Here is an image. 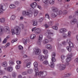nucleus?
I'll list each match as a JSON object with an SVG mask.
<instances>
[{
  "instance_id": "1",
  "label": "nucleus",
  "mask_w": 78,
  "mask_h": 78,
  "mask_svg": "<svg viewBox=\"0 0 78 78\" xmlns=\"http://www.w3.org/2000/svg\"><path fill=\"white\" fill-rule=\"evenodd\" d=\"M3 30L7 34H9L11 33V31L8 27H5L3 28L2 27H0V35H2V33Z\"/></svg>"
},
{
  "instance_id": "2",
  "label": "nucleus",
  "mask_w": 78,
  "mask_h": 78,
  "mask_svg": "<svg viewBox=\"0 0 78 78\" xmlns=\"http://www.w3.org/2000/svg\"><path fill=\"white\" fill-rule=\"evenodd\" d=\"M20 28L23 29L24 28V25L21 24L20 25V27H17L14 28V30L16 31L15 34L16 35H18L19 34V32L20 31Z\"/></svg>"
},
{
  "instance_id": "3",
  "label": "nucleus",
  "mask_w": 78,
  "mask_h": 78,
  "mask_svg": "<svg viewBox=\"0 0 78 78\" xmlns=\"http://www.w3.org/2000/svg\"><path fill=\"white\" fill-rule=\"evenodd\" d=\"M47 75V73L46 71H40L38 74L39 76H41V77L46 76Z\"/></svg>"
},
{
  "instance_id": "4",
  "label": "nucleus",
  "mask_w": 78,
  "mask_h": 78,
  "mask_svg": "<svg viewBox=\"0 0 78 78\" xmlns=\"http://www.w3.org/2000/svg\"><path fill=\"white\" fill-rule=\"evenodd\" d=\"M23 16H27L28 17H31L32 14L28 11H23L22 12Z\"/></svg>"
},
{
  "instance_id": "5",
  "label": "nucleus",
  "mask_w": 78,
  "mask_h": 78,
  "mask_svg": "<svg viewBox=\"0 0 78 78\" xmlns=\"http://www.w3.org/2000/svg\"><path fill=\"white\" fill-rule=\"evenodd\" d=\"M57 66H58V67L60 70H64V69H66V65H65L63 64H58L57 65Z\"/></svg>"
},
{
  "instance_id": "6",
  "label": "nucleus",
  "mask_w": 78,
  "mask_h": 78,
  "mask_svg": "<svg viewBox=\"0 0 78 78\" xmlns=\"http://www.w3.org/2000/svg\"><path fill=\"white\" fill-rule=\"evenodd\" d=\"M69 51H72V48H73L74 47V44H73L71 41L70 40H69Z\"/></svg>"
},
{
  "instance_id": "7",
  "label": "nucleus",
  "mask_w": 78,
  "mask_h": 78,
  "mask_svg": "<svg viewBox=\"0 0 78 78\" xmlns=\"http://www.w3.org/2000/svg\"><path fill=\"white\" fill-rule=\"evenodd\" d=\"M43 2L46 4L48 3H49L50 4H54L55 3V0H49V1L47 0H43Z\"/></svg>"
},
{
  "instance_id": "8",
  "label": "nucleus",
  "mask_w": 78,
  "mask_h": 78,
  "mask_svg": "<svg viewBox=\"0 0 78 78\" xmlns=\"http://www.w3.org/2000/svg\"><path fill=\"white\" fill-rule=\"evenodd\" d=\"M56 56V54L55 52H53L51 55V60L52 62H55L56 59H55V56Z\"/></svg>"
},
{
  "instance_id": "9",
  "label": "nucleus",
  "mask_w": 78,
  "mask_h": 78,
  "mask_svg": "<svg viewBox=\"0 0 78 78\" xmlns=\"http://www.w3.org/2000/svg\"><path fill=\"white\" fill-rule=\"evenodd\" d=\"M41 52V50L39 48L35 49L34 51V53H35V55H39Z\"/></svg>"
},
{
  "instance_id": "10",
  "label": "nucleus",
  "mask_w": 78,
  "mask_h": 78,
  "mask_svg": "<svg viewBox=\"0 0 78 78\" xmlns=\"http://www.w3.org/2000/svg\"><path fill=\"white\" fill-rule=\"evenodd\" d=\"M49 34H53V33H51L50 30H46L44 33V35L45 36H48Z\"/></svg>"
},
{
  "instance_id": "11",
  "label": "nucleus",
  "mask_w": 78,
  "mask_h": 78,
  "mask_svg": "<svg viewBox=\"0 0 78 78\" xmlns=\"http://www.w3.org/2000/svg\"><path fill=\"white\" fill-rule=\"evenodd\" d=\"M68 36H69V32H68L67 34L66 33H63L62 35V37L64 39H66V38H67L68 37Z\"/></svg>"
},
{
  "instance_id": "12",
  "label": "nucleus",
  "mask_w": 78,
  "mask_h": 78,
  "mask_svg": "<svg viewBox=\"0 0 78 78\" xmlns=\"http://www.w3.org/2000/svg\"><path fill=\"white\" fill-rule=\"evenodd\" d=\"M76 22H77V20L76 19H74L71 20L70 21V23L71 25H74L76 23Z\"/></svg>"
},
{
  "instance_id": "13",
  "label": "nucleus",
  "mask_w": 78,
  "mask_h": 78,
  "mask_svg": "<svg viewBox=\"0 0 78 78\" xmlns=\"http://www.w3.org/2000/svg\"><path fill=\"white\" fill-rule=\"evenodd\" d=\"M37 6V3L36 2H34L30 4V6L32 8H35Z\"/></svg>"
},
{
  "instance_id": "14",
  "label": "nucleus",
  "mask_w": 78,
  "mask_h": 78,
  "mask_svg": "<svg viewBox=\"0 0 78 78\" xmlns=\"http://www.w3.org/2000/svg\"><path fill=\"white\" fill-rule=\"evenodd\" d=\"M3 11L4 10L3 9V5H0V15L3 14Z\"/></svg>"
},
{
  "instance_id": "15",
  "label": "nucleus",
  "mask_w": 78,
  "mask_h": 78,
  "mask_svg": "<svg viewBox=\"0 0 78 78\" xmlns=\"http://www.w3.org/2000/svg\"><path fill=\"white\" fill-rule=\"evenodd\" d=\"M51 8L52 11L54 12H56L58 11V9L55 7H52Z\"/></svg>"
},
{
  "instance_id": "16",
  "label": "nucleus",
  "mask_w": 78,
  "mask_h": 78,
  "mask_svg": "<svg viewBox=\"0 0 78 78\" xmlns=\"http://www.w3.org/2000/svg\"><path fill=\"white\" fill-rule=\"evenodd\" d=\"M41 30L40 28H37L35 30V33L36 34H39L41 33Z\"/></svg>"
},
{
  "instance_id": "17",
  "label": "nucleus",
  "mask_w": 78,
  "mask_h": 78,
  "mask_svg": "<svg viewBox=\"0 0 78 78\" xmlns=\"http://www.w3.org/2000/svg\"><path fill=\"white\" fill-rule=\"evenodd\" d=\"M72 56H73V55H72V53H69V61H70L72 59Z\"/></svg>"
},
{
  "instance_id": "18",
  "label": "nucleus",
  "mask_w": 78,
  "mask_h": 78,
  "mask_svg": "<svg viewBox=\"0 0 78 78\" xmlns=\"http://www.w3.org/2000/svg\"><path fill=\"white\" fill-rule=\"evenodd\" d=\"M66 30V29L65 28H61L59 30V32L60 33H65Z\"/></svg>"
},
{
  "instance_id": "19",
  "label": "nucleus",
  "mask_w": 78,
  "mask_h": 78,
  "mask_svg": "<svg viewBox=\"0 0 78 78\" xmlns=\"http://www.w3.org/2000/svg\"><path fill=\"white\" fill-rule=\"evenodd\" d=\"M39 56H40V60L41 61H42L44 60V59H45L44 56L43 55H40Z\"/></svg>"
},
{
  "instance_id": "20",
  "label": "nucleus",
  "mask_w": 78,
  "mask_h": 78,
  "mask_svg": "<svg viewBox=\"0 0 78 78\" xmlns=\"http://www.w3.org/2000/svg\"><path fill=\"white\" fill-rule=\"evenodd\" d=\"M7 65H8V63L6 62H4L2 63V66L3 67H6L7 66Z\"/></svg>"
},
{
  "instance_id": "21",
  "label": "nucleus",
  "mask_w": 78,
  "mask_h": 78,
  "mask_svg": "<svg viewBox=\"0 0 78 78\" xmlns=\"http://www.w3.org/2000/svg\"><path fill=\"white\" fill-rule=\"evenodd\" d=\"M49 66H50L52 68H53V67H55V64H54V63L52 62H51L50 64H49Z\"/></svg>"
},
{
  "instance_id": "22",
  "label": "nucleus",
  "mask_w": 78,
  "mask_h": 78,
  "mask_svg": "<svg viewBox=\"0 0 78 78\" xmlns=\"http://www.w3.org/2000/svg\"><path fill=\"white\" fill-rule=\"evenodd\" d=\"M46 48L47 49H51L52 46L50 44H47L46 46Z\"/></svg>"
},
{
  "instance_id": "23",
  "label": "nucleus",
  "mask_w": 78,
  "mask_h": 78,
  "mask_svg": "<svg viewBox=\"0 0 78 78\" xmlns=\"http://www.w3.org/2000/svg\"><path fill=\"white\" fill-rule=\"evenodd\" d=\"M31 64V63L30 62H29L26 64V67L27 68H30V65Z\"/></svg>"
},
{
  "instance_id": "24",
  "label": "nucleus",
  "mask_w": 78,
  "mask_h": 78,
  "mask_svg": "<svg viewBox=\"0 0 78 78\" xmlns=\"http://www.w3.org/2000/svg\"><path fill=\"white\" fill-rule=\"evenodd\" d=\"M57 13L55 12L54 13H52V14L51 16L53 18H55V17H56V16H57Z\"/></svg>"
},
{
  "instance_id": "25",
  "label": "nucleus",
  "mask_w": 78,
  "mask_h": 78,
  "mask_svg": "<svg viewBox=\"0 0 78 78\" xmlns=\"http://www.w3.org/2000/svg\"><path fill=\"white\" fill-rule=\"evenodd\" d=\"M36 37V35L34 34H32L30 36V38L31 39H34Z\"/></svg>"
},
{
  "instance_id": "26",
  "label": "nucleus",
  "mask_w": 78,
  "mask_h": 78,
  "mask_svg": "<svg viewBox=\"0 0 78 78\" xmlns=\"http://www.w3.org/2000/svg\"><path fill=\"white\" fill-rule=\"evenodd\" d=\"M33 70L31 69H30L27 70V73L29 74H31V73H33Z\"/></svg>"
},
{
  "instance_id": "27",
  "label": "nucleus",
  "mask_w": 78,
  "mask_h": 78,
  "mask_svg": "<svg viewBox=\"0 0 78 78\" xmlns=\"http://www.w3.org/2000/svg\"><path fill=\"white\" fill-rule=\"evenodd\" d=\"M23 44L25 45H26V44H27V42H28V41H29V39H27L26 40H25V39H23Z\"/></svg>"
},
{
  "instance_id": "28",
  "label": "nucleus",
  "mask_w": 78,
  "mask_h": 78,
  "mask_svg": "<svg viewBox=\"0 0 78 78\" xmlns=\"http://www.w3.org/2000/svg\"><path fill=\"white\" fill-rule=\"evenodd\" d=\"M33 26H36L37 25V22L36 20H34L33 22Z\"/></svg>"
},
{
  "instance_id": "29",
  "label": "nucleus",
  "mask_w": 78,
  "mask_h": 78,
  "mask_svg": "<svg viewBox=\"0 0 78 78\" xmlns=\"http://www.w3.org/2000/svg\"><path fill=\"white\" fill-rule=\"evenodd\" d=\"M7 71L9 72H12V67H9L7 68Z\"/></svg>"
},
{
  "instance_id": "30",
  "label": "nucleus",
  "mask_w": 78,
  "mask_h": 78,
  "mask_svg": "<svg viewBox=\"0 0 78 78\" xmlns=\"http://www.w3.org/2000/svg\"><path fill=\"white\" fill-rule=\"evenodd\" d=\"M5 22V18H2L1 19L0 18V23H4Z\"/></svg>"
},
{
  "instance_id": "31",
  "label": "nucleus",
  "mask_w": 78,
  "mask_h": 78,
  "mask_svg": "<svg viewBox=\"0 0 78 78\" xmlns=\"http://www.w3.org/2000/svg\"><path fill=\"white\" fill-rule=\"evenodd\" d=\"M9 64L11 66H13V65H14V62L12 61V60H10L9 61Z\"/></svg>"
},
{
  "instance_id": "32",
  "label": "nucleus",
  "mask_w": 78,
  "mask_h": 78,
  "mask_svg": "<svg viewBox=\"0 0 78 78\" xmlns=\"http://www.w3.org/2000/svg\"><path fill=\"white\" fill-rule=\"evenodd\" d=\"M10 8L14 9L16 8V5L14 4H11L9 6Z\"/></svg>"
},
{
  "instance_id": "33",
  "label": "nucleus",
  "mask_w": 78,
  "mask_h": 78,
  "mask_svg": "<svg viewBox=\"0 0 78 78\" xmlns=\"http://www.w3.org/2000/svg\"><path fill=\"white\" fill-rule=\"evenodd\" d=\"M34 70L36 73V75H37V72H38V68L37 67H35Z\"/></svg>"
},
{
  "instance_id": "34",
  "label": "nucleus",
  "mask_w": 78,
  "mask_h": 78,
  "mask_svg": "<svg viewBox=\"0 0 78 78\" xmlns=\"http://www.w3.org/2000/svg\"><path fill=\"white\" fill-rule=\"evenodd\" d=\"M54 23V22L53 21H51L49 22L48 23V25H52Z\"/></svg>"
},
{
  "instance_id": "35",
  "label": "nucleus",
  "mask_w": 78,
  "mask_h": 78,
  "mask_svg": "<svg viewBox=\"0 0 78 78\" xmlns=\"http://www.w3.org/2000/svg\"><path fill=\"white\" fill-rule=\"evenodd\" d=\"M18 48L20 50H23V46H22L21 45H19Z\"/></svg>"
},
{
  "instance_id": "36",
  "label": "nucleus",
  "mask_w": 78,
  "mask_h": 78,
  "mask_svg": "<svg viewBox=\"0 0 78 78\" xmlns=\"http://www.w3.org/2000/svg\"><path fill=\"white\" fill-rule=\"evenodd\" d=\"M48 42V40L47 39H45L43 41V43L44 44H47Z\"/></svg>"
},
{
  "instance_id": "37",
  "label": "nucleus",
  "mask_w": 78,
  "mask_h": 78,
  "mask_svg": "<svg viewBox=\"0 0 78 78\" xmlns=\"http://www.w3.org/2000/svg\"><path fill=\"white\" fill-rule=\"evenodd\" d=\"M47 37L48 38V39L50 41H53V38H51V37L49 36H47Z\"/></svg>"
},
{
  "instance_id": "38",
  "label": "nucleus",
  "mask_w": 78,
  "mask_h": 78,
  "mask_svg": "<svg viewBox=\"0 0 78 78\" xmlns=\"http://www.w3.org/2000/svg\"><path fill=\"white\" fill-rule=\"evenodd\" d=\"M43 53L44 54L46 55L48 53V50H43Z\"/></svg>"
},
{
  "instance_id": "39",
  "label": "nucleus",
  "mask_w": 78,
  "mask_h": 78,
  "mask_svg": "<svg viewBox=\"0 0 78 78\" xmlns=\"http://www.w3.org/2000/svg\"><path fill=\"white\" fill-rule=\"evenodd\" d=\"M34 67H37L38 65H37V62H35L34 63Z\"/></svg>"
},
{
  "instance_id": "40",
  "label": "nucleus",
  "mask_w": 78,
  "mask_h": 78,
  "mask_svg": "<svg viewBox=\"0 0 78 78\" xmlns=\"http://www.w3.org/2000/svg\"><path fill=\"white\" fill-rule=\"evenodd\" d=\"M16 17V16L14 15H12L11 16V17L10 18L11 20H14L15 18Z\"/></svg>"
},
{
  "instance_id": "41",
  "label": "nucleus",
  "mask_w": 78,
  "mask_h": 78,
  "mask_svg": "<svg viewBox=\"0 0 78 78\" xmlns=\"http://www.w3.org/2000/svg\"><path fill=\"white\" fill-rule=\"evenodd\" d=\"M66 61L67 62V63H66V64L67 66H68V65H69V57H67L66 59Z\"/></svg>"
},
{
  "instance_id": "42",
  "label": "nucleus",
  "mask_w": 78,
  "mask_h": 78,
  "mask_svg": "<svg viewBox=\"0 0 78 78\" xmlns=\"http://www.w3.org/2000/svg\"><path fill=\"white\" fill-rule=\"evenodd\" d=\"M38 11L36 10L34 12V16L36 17V16H37V14H38Z\"/></svg>"
},
{
  "instance_id": "43",
  "label": "nucleus",
  "mask_w": 78,
  "mask_h": 78,
  "mask_svg": "<svg viewBox=\"0 0 78 78\" xmlns=\"http://www.w3.org/2000/svg\"><path fill=\"white\" fill-rule=\"evenodd\" d=\"M45 18H47V19H48L49 20H50V17H49V15L48 14H46L45 15Z\"/></svg>"
},
{
  "instance_id": "44",
  "label": "nucleus",
  "mask_w": 78,
  "mask_h": 78,
  "mask_svg": "<svg viewBox=\"0 0 78 78\" xmlns=\"http://www.w3.org/2000/svg\"><path fill=\"white\" fill-rule=\"evenodd\" d=\"M16 63L18 65H20V64H22V62L21 61H16Z\"/></svg>"
},
{
  "instance_id": "45",
  "label": "nucleus",
  "mask_w": 78,
  "mask_h": 78,
  "mask_svg": "<svg viewBox=\"0 0 78 78\" xmlns=\"http://www.w3.org/2000/svg\"><path fill=\"white\" fill-rule=\"evenodd\" d=\"M37 44L38 45H41V40H39L38 41H37Z\"/></svg>"
},
{
  "instance_id": "46",
  "label": "nucleus",
  "mask_w": 78,
  "mask_h": 78,
  "mask_svg": "<svg viewBox=\"0 0 78 78\" xmlns=\"http://www.w3.org/2000/svg\"><path fill=\"white\" fill-rule=\"evenodd\" d=\"M52 28L54 30H58V27L56 26H53L52 27Z\"/></svg>"
},
{
  "instance_id": "47",
  "label": "nucleus",
  "mask_w": 78,
  "mask_h": 78,
  "mask_svg": "<svg viewBox=\"0 0 78 78\" xmlns=\"http://www.w3.org/2000/svg\"><path fill=\"white\" fill-rule=\"evenodd\" d=\"M42 37H43V36L42 35H41L39 36V40H42Z\"/></svg>"
},
{
  "instance_id": "48",
  "label": "nucleus",
  "mask_w": 78,
  "mask_h": 78,
  "mask_svg": "<svg viewBox=\"0 0 78 78\" xmlns=\"http://www.w3.org/2000/svg\"><path fill=\"white\" fill-rule=\"evenodd\" d=\"M22 75H27V72L25 71L22 73Z\"/></svg>"
},
{
  "instance_id": "49",
  "label": "nucleus",
  "mask_w": 78,
  "mask_h": 78,
  "mask_svg": "<svg viewBox=\"0 0 78 78\" xmlns=\"http://www.w3.org/2000/svg\"><path fill=\"white\" fill-rule=\"evenodd\" d=\"M11 31L12 35H14V34H15V31H14V29H12Z\"/></svg>"
},
{
  "instance_id": "50",
  "label": "nucleus",
  "mask_w": 78,
  "mask_h": 78,
  "mask_svg": "<svg viewBox=\"0 0 78 78\" xmlns=\"http://www.w3.org/2000/svg\"><path fill=\"white\" fill-rule=\"evenodd\" d=\"M16 73L14 72H13L12 73V76H13V77H15V76H16Z\"/></svg>"
},
{
  "instance_id": "51",
  "label": "nucleus",
  "mask_w": 78,
  "mask_h": 78,
  "mask_svg": "<svg viewBox=\"0 0 78 78\" xmlns=\"http://www.w3.org/2000/svg\"><path fill=\"white\" fill-rule=\"evenodd\" d=\"M63 13V12H62L61 10H60L58 12V14H59V15H61V14H62Z\"/></svg>"
},
{
  "instance_id": "52",
  "label": "nucleus",
  "mask_w": 78,
  "mask_h": 78,
  "mask_svg": "<svg viewBox=\"0 0 78 78\" xmlns=\"http://www.w3.org/2000/svg\"><path fill=\"white\" fill-rule=\"evenodd\" d=\"M72 34L71 33V32L70 31H69V37H71V35Z\"/></svg>"
},
{
  "instance_id": "53",
  "label": "nucleus",
  "mask_w": 78,
  "mask_h": 78,
  "mask_svg": "<svg viewBox=\"0 0 78 78\" xmlns=\"http://www.w3.org/2000/svg\"><path fill=\"white\" fill-rule=\"evenodd\" d=\"M7 41V40H6V39L5 38L2 42L3 44H5V43Z\"/></svg>"
},
{
  "instance_id": "54",
  "label": "nucleus",
  "mask_w": 78,
  "mask_h": 78,
  "mask_svg": "<svg viewBox=\"0 0 78 78\" xmlns=\"http://www.w3.org/2000/svg\"><path fill=\"white\" fill-rule=\"evenodd\" d=\"M43 63L47 65V64H48V61L47 60H46L45 61H44V62H43Z\"/></svg>"
},
{
  "instance_id": "55",
  "label": "nucleus",
  "mask_w": 78,
  "mask_h": 78,
  "mask_svg": "<svg viewBox=\"0 0 78 78\" xmlns=\"http://www.w3.org/2000/svg\"><path fill=\"white\" fill-rule=\"evenodd\" d=\"M45 27L46 28H49V27L50 26H49V25H48V24H45Z\"/></svg>"
},
{
  "instance_id": "56",
  "label": "nucleus",
  "mask_w": 78,
  "mask_h": 78,
  "mask_svg": "<svg viewBox=\"0 0 78 78\" xmlns=\"http://www.w3.org/2000/svg\"><path fill=\"white\" fill-rule=\"evenodd\" d=\"M8 46H9V43H7L5 45V46H4L5 48H6L7 47H8Z\"/></svg>"
},
{
  "instance_id": "57",
  "label": "nucleus",
  "mask_w": 78,
  "mask_h": 78,
  "mask_svg": "<svg viewBox=\"0 0 78 78\" xmlns=\"http://www.w3.org/2000/svg\"><path fill=\"white\" fill-rule=\"evenodd\" d=\"M63 14H66L67 13V11L66 10H64V11H63Z\"/></svg>"
},
{
  "instance_id": "58",
  "label": "nucleus",
  "mask_w": 78,
  "mask_h": 78,
  "mask_svg": "<svg viewBox=\"0 0 78 78\" xmlns=\"http://www.w3.org/2000/svg\"><path fill=\"white\" fill-rule=\"evenodd\" d=\"M19 4L20 3L18 1H16L15 2V5H19Z\"/></svg>"
},
{
  "instance_id": "59",
  "label": "nucleus",
  "mask_w": 78,
  "mask_h": 78,
  "mask_svg": "<svg viewBox=\"0 0 78 78\" xmlns=\"http://www.w3.org/2000/svg\"><path fill=\"white\" fill-rule=\"evenodd\" d=\"M16 69H19L20 68V66L19 65H16Z\"/></svg>"
},
{
  "instance_id": "60",
  "label": "nucleus",
  "mask_w": 78,
  "mask_h": 78,
  "mask_svg": "<svg viewBox=\"0 0 78 78\" xmlns=\"http://www.w3.org/2000/svg\"><path fill=\"white\" fill-rule=\"evenodd\" d=\"M43 19H44V18H41L39 19V22H42V20H43Z\"/></svg>"
},
{
  "instance_id": "61",
  "label": "nucleus",
  "mask_w": 78,
  "mask_h": 78,
  "mask_svg": "<svg viewBox=\"0 0 78 78\" xmlns=\"http://www.w3.org/2000/svg\"><path fill=\"white\" fill-rule=\"evenodd\" d=\"M65 58V56L64 55H62L61 59H64Z\"/></svg>"
},
{
  "instance_id": "62",
  "label": "nucleus",
  "mask_w": 78,
  "mask_h": 78,
  "mask_svg": "<svg viewBox=\"0 0 78 78\" xmlns=\"http://www.w3.org/2000/svg\"><path fill=\"white\" fill-rule=\"evenodd\" d=\"M66 42L65 41H63L62 42V44L63 45H66Z\"/></svg>"
},
{
  "instance_id": "63",
  "label": "nucleus",
  "mask_w": 78,
  "mask_h": 78,
  "mask_svg": "<svg viewBox=\"0 0 78 78\" xmlns=\"http://www.w3.org/2000/svg\"><path fill=\"white\" fill-rule=\"evenodd\" d=\"M37 7L39 9H42L41 7V6L38 5H37Z\"/></svg>"
},
{
  "instance_id": "64",
  "label": "nucleus",
  "mask_w": 78,
  "mask_h": 78,
  "mask_svg": "<svg viewBox=\"0 0 78 78\" xmlns=\"http://www.w3.org/2000/svg\"><path fill=\"white\" fill-rule=\"evenodd\" d=\"M18 78H22V76L21 75H19L18 76Z\"/></svg>"
}]
</instances>
